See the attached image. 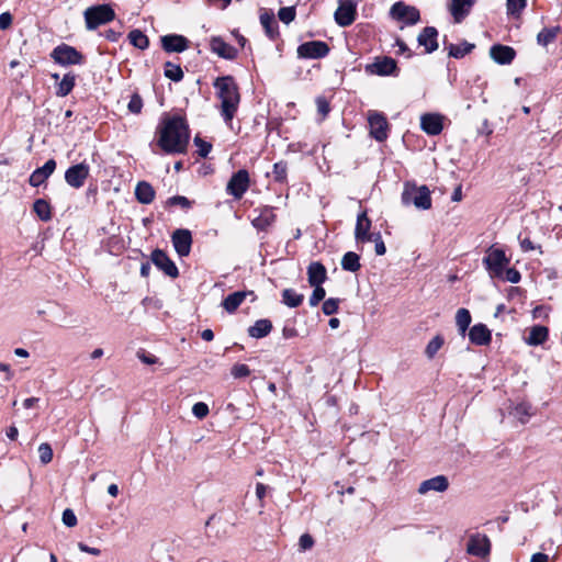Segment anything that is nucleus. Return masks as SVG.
<instances>
[{
  "mask_svg": "<svg viewBox=\"0 0 562 562\" xmlns=\"http://www.w3.org/2000/svg\"><path fill=\"white\" fill-rule=\"evenodd\" d=\"M527 0H507V13L510 15H519L525 9Z\"/></svg>",
  "mask_w": 562,
  "mask_h": 562,
  "instance_id": "48",
  "label": "nucleus"
},
{
  "mask_svg": "<svg viewBox=\"0 0 562 562\" xmlns=\"http://www.w3.org/2000/svg\"><path fill=\"white\" fill-rule=\"evenodd\" d=\"M192 201H190L187 196L183 195H173L166 201V206H181L182 209H190L192 206Z\"/></svg>",
  "mask_w": 562,
  "mask_h": 562,
  "instance_id": "46",
  "label": "nucleus"
},
{
  "mask_svg": "<svg viewBox=\"0 0 562 562\" xmlns=\"http://www.w3.org/2000/svg\"><path fill=\"white\" fill-rule=\"evenodd\" d=\"M401 199L404 205L413 204L424 211L431 207V195L427 186L417 187L415 183L406 182Z\"/></svg>",
  "mask_w": 562,
  "mask_h": 562,
  "instance_id": "4",
  "label": "nucleus"
},
{
  "mask_svg": "<svg viewBox=\"0 0 562 562\" xmlns=\"http://www.w3.org/2000/svg\"><path fill=\"white\" fill-rule=\"evenodd\" d=\"M449 487V481L446 475H436L431 479L423 481L418 486V493L424 495L430 491L435 492H445Z\"/></svg>",
  "mask_w": 562,
  "mask_h": 562,
  "instance_id": "27",
  "label": "nucleus"
},
{
  "mask_svg": "<svg viewBox=\"0 0 562 562\" xmlns=\"http://www.w3.org/2000/svg\"><path fill=\"white\" fill-rule=\"evenodd\" d=\"M76 86V75L72 72H67L64 75L63 79L57 83L56 87V95L57 97H66L68 95Z\"/></svg>",
  "mask_w": 562,
  "mask_h": 562,
  "instance_id": "34",
  "label": "nucleus"
},
{
  "mask_svg": "<svg viewBox=\"0 0 562 562\" xmlns=\"http://www.w3.org/2000/svg\"><path fill=\"white\" fill-rule=\"evenodd\" d=\"M12 24V15L9 12L0 14V30H7Z\"/></svg>",
  "mask_w": 562,
  "mask_h": 562,
  "instance_id": "64",
  "label": "nucleus"
},
{
  "mask_svg": "<svg viewBox=\"0 0 562 562\" xmlns=\"http://www.w3.org/2000/svg\"><path fill=\"white\" fill-rule=\"evenodd\" d=\"M438 31L435 26H426L417 37L418 45L425 47L426 54H431L438 49Z\"/></svg>",
  "mask_w": 562,
  "mask_h": 562,
  "instance_id": "23",
  "label": "nucleus"
},
{
  "mask_svg": "<svg viewBox=\"0 0 562 562\" xmlns=\"http://www.w3.org/2000/svg\"><path fill=\"white\" fill-rule=\"evenodd\" d=\"M330 52V47L323 41H310L299 45L297 57L301 59H322Z\"/></svg>",
  "mask_w": 562,
  "mask_h": 562,
  "instance_id": "8",
  "label": "nucleus"
},
{
  "mask_svg": "<svg viewBox=\"0 0 562 562\" xmlns=\"http://www.w3.org/2000/svg\"><path fill=\"white\" fill-rule=\"evenodd\" d=\"M259 20L265 30V34L272 41L277 40L280 33L274 13L270 10L261 9Z\"/></svg>",
  "mask_w": 562,
  "mask_h": 562,
  "instance_id": "24",
  "label": "nucleus"
},
{
  "mask_svg": "<svg viewBox=\"0 0 562 562\" xmlns=\"http://www.w3.org/2000/svg\"><path fill=\"white\" fill-rule=\"evenodd\" d=\"M471 321H472V317H471L469 310L461 307L457 311L456 324L458 327V331L462 337L465 336L467 330L470 327Z\"/></svg>",
  "mask_w": 562,
  "mask_h": 562,
  "instance_id": "37",
  "label": "nucleus"
},
{
  "mask_svg": "<svg viewBox=\"0 0 562 562\" xmlns=\"http://www.w3.org/2000/svg\"><path fill=\"white\" fill-rule=\"evenodd\" d=\"M339 303L340 300L335 297H329L325 300L322 306L323 313L327 316L336 314L339 308Z\"/></svg>",
  "mask_w": 562,
  "mask_h": 562,
  "instance_id": "47",
  "label": "nucleus"
},
{
  "mask_svg": "<svg viewBox=\"0 0 562 562\" xmlns=\"http://www.w3.org/2000/svg\"><path fill=\"white\" fill-rule=\"evenodd\" d=\"M482 262L491 278H503L504 270L509 263V258H507L503 249L491 246L487 248Z\"/></svg>",
  "mask_w": 562,
  "mask_h": 562,
  "instance_id": "5",
  "label": "nucleus"
},
{
  "mask_svg": "<svg viewBox=\"0 0 562 562\" xmlns=\"http://www.w3.org/2000/svg\"><path fill=\"white\" fill-rule=\"evenodd\" d=\"M531 406L528 403L521 402L516 404L510 411L509 415L517 418L521 424H525L531 416Z\"/></svg>",
  "mask_w": 562,
  "mask_h": 562,
  "instance_id": "42",
  "label": "nucleus"
},
{
  "mask_svg": "<svg viewBox=\"0 0 562 562\" xmlns=\"http://www.w3.org/2000/svg\"><path fill=\"white\" fill-rule=\"evenodd\" d=\"M209 412V406L203 402H198L192 407L193 415L199 419L206 417Z\"/></svg>",
  "mask_w": 562,
  "mask_h": 562,
  "instance_id": "59",
  "label": "nucleus"
},
{
  "mask_svg": "<svg viewBox=\"0 0 562 562\" xmlns=\"http://www.w3.org/2000/svg\"><path fill=\"white\" fill-rule=\"evenodd\" d=\"M40 460L43 464H48L53 460V449L49 443L43 442L38 446Z\"/></svg>",
  "mask_w": 562,
  "mask_h": 562,
  "instance_id": "49",
  "label": "nucleus"
},
{
  "mask_svg": "<svg viewBox=\"0 0 562 562\" xmlns=\"http://www.w3.org/2000/svg\"><path fill=\"white\" fill-rule=\"evenodd\" d=\"M55 159H48L42 167L36 168L29 178V183L31 187H40L43 184L55 171L56 169Z\"/></svg>",
  "mask_w": 562,
  "mask_h": 562,
  "instance_id": "20",
  "label": "nucleus"
},
{
  "mask_svg": "<svg viewBox=\"0 0 562 562\" xmlns=\"http://www.w3.org/2000/svg\"><path fill=\"white\" fill-rule=\"evenodd\" d=\"M90 168L86 162L69 167L65 172V181L75 189L81 188L89 177Z\"/></svg>",
  "mask_w": 562,
  "mask_h": 562,
  "instance_id": "13",
  "label": "nucleus"
},
{
  "mask_svg": "<svg viewBox=\"0 0 562 562\" xmlns=\"http://www.w3.org/2000/svg\"><path fill=\"white\" fill-rule=\"evenodd\" d=\"M490 540L486 536L483 538L472 536L468 542V553L474 557H485L490 553Z\"/></svg>",
  "mask_w": 562,
  "mask_h": 562,
  "instance_id": "29",
  "label": "nucleus"
},
{
  "mask_svg": "<svg viewBox=\"0 0 562 562\" xmlns=\"http://www.w3.org/2000/svg\"><path fill=\"white\" fill-rule=\"evenodd\" d=\"M210 49L226 60H234L238 56V49L226 43L221 36H212L210 38Z\"/></svg>",
  "mask_w": 562,
  "mask_h": 562,
  "instance_id": "16",
  "label": "nucleus"
},
{
  "mask_svg": "<svg viewBox=\"0 0 562 562\" xmlns=\"http://www.w3.org/2000/svg\"><path fill=\"white\" fill-rule=\"evenodd\" d=\"M420 127L430 136L439 135L443 128L442 116L440 114L426 113L420 117Z\"/></svg>",
  "mask_w": 562,
  "mask_h": 562,
  "instance_id": "22",
  "label": "nucleus"
},
{
  "mask_svg": "<svg viewBox=\"0 0 562 562\" xmlns=\"http://www.w3.org/2000/svg\"><path fill=\"white\" fill-rule=\"evenodd\" d=\"M502 279L510 283H518L521 280V274L516 268L506 267Z\"/></svg>",
  "mask_w": 562,
  "mask_h": 562,
  "instance_id": "56",
  "label": "nucleus"
},
{
  "mask_svg": "<svg viewBox=\"0 0 562 562\" xmlns=\"http://www.w3.org/2000/svg\"><path fill=\"white\" fill-rule=\"evenodd\" d=\"M295 15H296V10H295V7H283L279 10L278 12V16L279 19L285 23V24H289L291 23L292 21H294L295 19Z\"/></svg>",
  "mask_w": 562,
  "mask_h": 562,
  "instance_id": "50",
  "label": "nucleus"
},
{
  "mask_svg": "<svg viewBox=\"0 0 562 562\" xmlns=\"http://www.w3.org/2000/svg\"><path fill=\"white\" fill-rule=\"evenodd\" d=\"M50 58L58 65L67 67L72 65H83L86 63L85 55L76 47L61 43L57 45L50 53Z\"/></svg>",
  "mask_w": 562,
  "mask_h": 562,
  "instance_id": "6",
  "label": "nucleus"
},
{
  "mask_svg": "<svg viewBox=\"0 0 562 562\" xmlns=\"http://www.w3.org/2000/svg\"><path fill=\"white\" fill-rule=\"evenodd\" d=\"M395 45L398 47L400 54H405L407 58L413 57L414 53L411 50V48L405 44L403 40L397 37L395 41Z\"/></svg>",
  "mask_w": 562,
  "mask_h": 562,
  "instance_id": "62",
  "label": "nucleus"
},
{
  "mask_svg": "<svg viewBox=\"0 0 562 562\" xmlns=\"http://www.w3.org/2000/svg\"><path fill=\"white\" fill-rule=\"evenodd\" d=\"M250 369L247 364H244V363H236L232 367L231 369V374L235 378V379H243V378H247L250 375Z\"/></svg>",
  "mask_w": 562,
  "mask_h": 562,
  "instance_id": "53",
  "label": "nucleus"
},
{
  "mask_svg": "<svg viewBox=\"0 0 562 562\" xmlns=\"http://www.w3.org/2000/svg\"><path fill=\"white\" fill-rule=\"evenodd\" d=\"M276 220V215L270 209H266L260 213L258 217L252 221L255 228L259 231H266Z\"/></svg>",
  "mask_w": 562,
  "mask_h": 562,
  "instance_id": "39",
  "label": "nucleus"
},
{
  "mask_svg": "<svg viewBox=\"0 0 562 562\" xmlns=\"http://www.w3.org/2000/svg\"><path fill=\"white\" fill-rule=\"evenodd\" d=\"M213 87L221 100V115L226 123L232 122L239 106L240 94L235 78L231 75L217 77Z\"/></svg>",
  "mask_w": 562,
  "mask_h": 562,
  "instance_id": "2",
  "label": "nucleus"
},
{
  "mask_svg": "<svg viewBox=\"0 0 562 562\" xmlns=\"http://www.w3.org/2000/svg\"><path fill=\"white\" fill-rule=\"evenodd\" d=\"M364 70L369 75L376 76H397L398 68L394 58L389 56L375 57L372 64H368Z\"/></svg>",
  "mask_w": 562,
  "mask_h": 562,
  "instance_id": "10",
  "label": "nucleus"
},
{
  "mask_svg": "<svg viewBox=\"0 0 562 562\" xmlns=\"http://www.w3.org/2000/svg\"><path fill=\"white\" fill-rule=\"evenodd\" d=\"M469 340L475 346H487L492 341V333L485 324L479 323L469 329Z\"/></svg>",
  "mask_w": 562,
  "mask_h": 562,
  "instance_id": "25",
  "label": "nucleus"
},
{
  "mask_svg": "<svg viewBox=\"0 0 562 562\" xmlns=\"http://www.w3.org/2000/svg\"><path fill=\"white\" fill-rule=\"evenodd\" d=\"M327 279V270L319 261H313L307 267V281L310 285H322Z\"/></svg>",
  "mask_w": 562,
  "mask_h": 562,
  "instance_id": "28",
  "label": "nucleus"
},
{
  "mask_svg": "<svg viewBox=\"0 0 562 562\" xmlns=\"http://www.w3.org/2000/svg\"><path fill=\"white\" fill-rule=\"evenodd\" d=\"M449 11L454 23H461L469 14L475 0H450Z\"/></svg>",
  "mask_w": 562,
  "mask_h": 562,
  "instance_id": "26",
  "label": "nucleus"
},
{
  "mask_svg": "<svg viewBox=\"0 0 562 562\" xmlns=\"http://www.w3.org/2000/svg\"><path fill=\"white\" fill-rule=\"evenodd\" d=\"M115 11L110 3L94 4L83 11L86 29L94 31L99 26L115 20Z\"/></svg>",
  "mask_w": 562,
  "mask_h": 562,
  "instance_id": "3",
  "label": "nucleus"
},
{
  "mask_svg": "<svg viewBox=\"0 0 562 562\" xmlns=\"http://www.w3.org/2000/svg\"><path fill=\"white\" fill-rule=\"evenodd\" d=\"M250 186L249 172L246 169H239L234 172L226 186L227 194L235 200H240Z\"/></svg>",
  "mask_w": 562,
  "mask_h": 562,
  "instance_id": "7",
  "label": "nucleus"
},
{
  "mask_svg": "<svg viewBox=\"0 0 562 562\" xmlns=\"http://www.w3.org/2000/svg\"><path fill=\"white\" fill-rule=\"evenodd\" d=\"M518 239H519L520 248L522 251L528 252L536 248L533 243L530 240V238H528V237L521 238V236L519 235Z\"/></svg>",
  "mask_w": 562,
  "mask_h": 562,
  "instance_id": "63",
  "label": "nucleus"
},
{
  "mask_svg": "<svg viewBox=\"0 0 562 562\" xmlns=\"http://www.w3.org/2000/svg\"><path fill=\"white\" fill-rule=\"evenodd\" d=\"M390 15L392 19L402 21L407 25H415L420 20L419 10L403 1H397L391 7Z\"/></svg>",
  "mask_w": 562,
  "mask_h": 562,
  "instance_id": "9",
  "label": "nucleus"
},
{
  "mask_svg": "<svg viewBox=\"0 0 562 562\" xmlns=\"http://www.w3.org/2000/svg\"><path fill=\"white\" fill-rule=\"evenodd\" d=\"M446 48L448 49V55L450 57L461 59L465 55L470 54L475 48V45L467 41H462L460 44H449Z\"/></svg>",
  "mask_w": 562,
  "mask_h": 562,
  "instance_id": "33",
  "label": "nucleus"
},
{
  "mask_svg": "<svg viewBox=\"0 0 562 562\" xmlns=\"http://www.w3.org/2000/svg\"><path fill=\"white\" fill-rule=\"evenodd\" d=\"M356 16L357 5L350 0L341 2L334 14L335 22L341 27L351 25Z\"/></svg>",
  "mask_w": 562,
  "mask_h": 562,
  "instance_id": "15",
  "label": "nucleus"
},
{
  "mask_svg": "<svg viewBox=\"0 0 562 562\" xmlns=\"http://www.w3.org/2000/svg\"><path fill=\"white\" fill-rule=\"evenodd\" d=\"M370 135L376 142H384L389 136L390 124L384 114L371 112L368 117Z\"/></svg>",
  "mask_w": 562,
  "mask_h": 562,
  "instance_id": "11",
  "label": "nucleus"
},
{
  "mask_svg": "<svg viewBox=\"0 0 562 562\" xmlns=\"http://www.w3.org/2000/svg\"><path fill=\"white\" fill-rule=\"evenodd\" d=\"M561 32V26L543 27L537 35V43L540 46L547 47L553 43Z\"/></svg>",
  "mask_w": 562,
  "mask_h": 562,
  "instance_id": "35",
  "label": "nucleus"
},
{
  "mask_svg": "<svg viewBox=\"0 0 562 562\" xmlns=\"http://www.w3.org/2000/svg\"><path fill=\"white\" fill-rule=\"evenodd\" d=\"M288 176V162L280 160L273 165L272 177L278 183H285Z\"/></svg>",
  "mask_w": 562,
  "mask_h": 562,
  "instance_id": "44",
  "label": "nucleus"
},
{
  "mask_svg": "<svg viewBox=\"0 0 562 562\" xmlns=\"http://www.w3.org/2000/svg\"><path fill=\"white\" fill-rule=\"evenodd\" d=\"M33 211L43 222H48L52 220L50 204L44 199H37L34 201Z\"/></svg>",
  "mask_w": 562,
  "mask_h": 562,
  "instance_id": "38",
  "label": "nucleus"
},
{
  "mask_svg": "<svg viewBox=\"0 0 562 562\" xmlns=\"http://www.w3.org/2000/svg\"><path fill=\"white\" fill-rule=\"evenodd\" d=\"M247 296H251V302L257 299L254 291H236L223 300L222 306L227 313L232 314L241 305Z\"/></svg>",
  "mask_w": 562,
  "mask_h": 562,
  "instance_id": "21",
  "label": "nucleus"
},
{
  "mask_svg": "<svg viewBox=\"0 0 562 562\" xmlns=\"http://www.w3.org/2000/svg\"><path fill=\"white\" fill-rule=\"evenodd\" d=\"M61 520H63L65 526L70 527V528L75 527L77 525V522H78L77 516L75 515L74 510L70 509V508H66L63 512Z\"/></svg>",
  "mask_w": 562,
  "mask_h": 562,
  "instance_id": "58",
  "label": "nucleus"
},
{
  "mask_svg": "<svg viewBox=\"0 0 562 562\" xmlns=\"http://www.w3.org/2000/svg\"><path fill=\"white\" fill-rule=\"evenodd\" d=\"M164 75L166 78L170 79L173 82H179L183 79V71L180 67V65L175 64L172 61H166L165 63V70Z\"/></svg>",
  "mask_w": 562,
  "mask_h": 562,
  "instance_id": "43",
  "label": "nucleus"
},
{
  "mask_svg": "<svg viewBox=\"0 0 562 562\" xmlns=\"http://www.w3.org/2000/svg\"><path fill=\"white\" fill-rule=\"evenodd\" d=\"M341 268L348 272H357L361 268L360 256L353 251H347L341 258Z\"/></svg>",
  "mask_w": 562,
  "mask_h": 562,
  "instance_id": "36",
  "label": "nucleus"
},
{
  "mask_svg": "<svg viewBox=\"0 0 562 562\" xmlns=\"http://www.w3.org/2000/svg\"><path fill=\"white\" fill-rule=\"evenodd\" d=\"M100 35L110 42H117L120 40V37L122 36V32L115 31L113 29H109V30H105L104 32L100 33Z\"/></svg>",
  "mask_w": 562,
  "mask_h": 562,
  "instance_id": "61",
  "label": "nucleus"
},
{
  "mask_svg": "<svg viewBox=\"0 0 562 562\" xmlns=\"http://www.w3.org/2000/svg\"><path fill=\"white\" fill-rule=\"evenodd\" d=\"M155 194L154 187L147 181H139L135 187V198L142 204H150Z\"/></svg>",
  "mask_w": 562,
  "mask_h": 562,
  "instance_id": "30",
  "label": "nucleus"
},
{
  "mask_svg": "<svg viewBox=\"0 0 562 562\" xmlns=\"http://www.w3.org/2000/svg\"><path fill=\"white\" fill-rule=\"evenodd\" d=\"M127 109L131 113L139 114L143 109V99L138 93H133L127 104Z\"/></svg>",
  "mask_w": 562,
  "mask_h": 562,
  "instance_id": "54",
  "label": "nucleus"
},
{
  "mask_svg": "<svg viewBox=\"0 0 562 562\" xmlns=\"http://www.w3.org/2000/svg\"><path fill=\"white\" fill-rule=\"evenodd\" d=\"M272 330V323L270 319L262 318L255 322L252 326L248 328V335L252 338L260 339L268 336Z\"/></svg>",
  "mask_w": 562,
  "mask_h": 562,
  "instance_id": "31",
  "label": "nucleus"
},
{
  "mask_svg": "<svg viewBox=\"0 0 562 562\" xmlns=\"http://www.w3.org/2000/svg\"><path fill=\"white\" fill-rule=\"evenodd\" d=\"M171 241L179 257H187L190 254L193 239L189 229H176L171 235Z\"/></svg>",
  "mask_w": 562,
  "mask_h": 562,
  "instance_id": "14",
  "label": "nucleus"
},
{
  "mask_svg": "<svg viewBox=\"0 0 562 562\" xmlns=\"http://www.w3.org/2000/svg\"><path fill=\"white\" fill-rule=\"evenodd\" d=\"M299 546L302 551L310 550L314 546V539L310 533H303L300 537Z\"/></svg>",
  "mask_w": 562,
  "mask_h": 562,
  "instance_id": "60",
  "label": "nucleus"
},
{
  "mask_svg": "<svg viewBox=\"0 0 562 562\" xmlns=\"http://www.w3.org/2000/svg\"><path fill=\"white\" fill-rule=\"evenodd\" d=\"M128 41L130 43L138 48V49H146L149 46V40L147 35H145L140 30L134 29L128 33Z\"/></svg>",
  "mask_w": 562,
  "mask_h": 562,
  "instance_id": "41",
  "label": "nucleus"
},
{
  "mask_svg": "<svg viewBox=\"0 0 562 562\" xmlns=\"http://www.w3.org/2000/svg\"><path fill=\"white\" fill-rule=\"evenodd\" d=\"M304 295L297 293L293 289H284L282 291V303L291 308H295L303 303Z\"/></svg>",
  "mask_w": 562,
  "mask_h": 562,
  "instance_id": "40",
  "label": "nucleus"
},
{
  "mask_svg": "<svg viewBox=\"0 0 562 562\" xmlns=\"http://www.w3.org/2000/svg\"><path fill=\"white\" fill-rule=\"evenodd\" d=\"M194 144L198 147V155L202 158L207 157L210 151L212 150V144L202 139L200 136L194 137Z\"/></svg>",
  "mask_w": 562,
  "mask_h": 562,
  "instance_id": "51",
  "label": "nucleus"
},
{
  "mask_svg": "<svg viewBox=\"0 0 562 562\" xmlns=\"http://www.w3.org/2000/svg\"><path fill=\"white\" fill-rule=\"evenodd\" d=\"M314 288L312 295L310 296L308 303L311 306H317L321 301L324 300L326 291L322 285H312Z\"/></svg>",
  "mask_w": 562,
  "mask_h": 562,
  "instance_id": "52",
  "label": "nucleus"
},
{
  "mask_svg": "<svg viewBox=\"0 0 562 562\" xmlns=\"http://www.w3.org/2000/svg\"><path fill=\"white\" fill-rule=\"evenodd\" d=\"M161 47L166 53H182L189 48V40L179 34H167L160 37Z\"/></svg>",
  "mask_w": 562,
  "mask_h": 562,
  "instance_id": "17",
  "label": "nucleus"
},
{
  "mask_svg": "<svg viewBox=\"0 0 562 562\" xmlns=\"http://www.w3.org/2000/svg\"><path fill=\"white\" fill-rule=\"evenodd\" d=\"M490 57L498 65H509L516 57V50L508 45L494 44L490 48Z\"/></svg>",
  "mask_w": 562,
  "mask_h": 562,
  "instance_id": "18",
  "label": "nucleus"
},
{
  "mask_svg": "<svg viewBox=\"0 0 562 562\" xmlns=\"http://www.w3.org/2000/svg\"><path fill=\"white\" fill-rule=\"evenodd\" d=\"M371 220L368 217L367 210H363L361 213L357 216L356 227H355V238L357 243H369L371 241L370 236L372 233H370L371 228Z\"/></svg>",
  "mask_w": 562,
  "mask_h": 562,
  "instance_id": "19",
  "label": "nucleus"
},
{
  "mask_svg": "<svg viewBox=\"0 0 562 562\" xmlns=\"http://www.w3.org/2000/svg\"><path fill=\"white\" fill-rule=\"evenodd\" d=\"M317 111L322 115V117H326L328 113L330 112V105L329 102L325 97H317L315 100Z\"/></svg>",
  "mask_w": 562,
  "mask_h": 562,
  "instance_id": "57",
  "label": "nucleus"
},
{
  "mask_svg": "<svg viewBox=\"0 0 562 562\" xmlns=\"http://www.w3.org/2000/svg\"><path fill=\"white\" fill-rule=\"evenodd\" d=\"M445 340H443V337L441 335H436L426 346V349H425V355L429 358V359H432L436 353L438 352V350L442 347Z\"/></svg>",
  "mask_w": 562,
  "mask_h": 562,
  "instance_id": "45",
  "label": "nucleus"
},
{
  "mask_svg": "<svg viewBox=\"0 0 562 562\" xmlns=\"http://www.w3.org/2000/svg\"><path fill=\"white\" fill-rule=\"evenodd\" d=\"M150 260L166 276H168L172 279L178 278V276H179L178 267L164 250H161L159 248L153 250V252L150 255Z\"/></svg>",
  "mask_w": 562,
  "mask_h": 562,
  "instance_id": "12",
  "label": "nucleus"
},
{
  "mask_svg": "<svg viewBox=\"0 0 562 562\" xmlns=\"http://www.w3.org/2000/svg\"><path fill=\"white\" fill-rule=\"evenodd\" d=\"M549 335V329L542 325H536L530 328L529 335L526 338V342L529 346H539L542 345Z\"/></svg>",
  "mask_w": 562,
  "mask_h": 562,
  "instance_id": "32",
  "label": "nucleus"
},
{
  "mask_svg": "<svg viewBox=\"0 0 562 562\" xmlns=\"http://www.w3.org/2000/svg\"><path fill=\"white\" fill-rule=\"evenodd\" d=\"M157 145L166 154H184L190 140V130L187 120L180 115L167 117L158 131Z\"/></svg>",
  "mask_w": 562,
  "mask_h": 562,
  "instance_id": "1",
  "label": "nucleus"
},
{
  "mask_svg": "<svg viewBox=\"0 0 562 562\" xmlns=\"http://www.w3.org/2000/svg\"><path fill=\"white\" fill-rule=\"evenodd\" d=\"M370 236H372L371 241H373L375 244V246H374L375 254L378 256H383L386 252V247L382 239L381 233L380 232L372 233Z\"/></svg>",
  "mask_w": 562,
  "mask_h": 562,
  "instance_id": "55",
  "label": "nucleus"
}]
</instances>
